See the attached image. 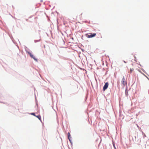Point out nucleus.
<instances>
[{
	"label": "nucleus",
	"mask_w": 149,
	"mask_h": 149,
	"mask_svg": "<svg viewBox=\"0 0 149 149\" xmlns=\"http://www.w3.org/2000/svg\"><path fill=\"white\" fill-rule=\"evenodd\" d=\"M96 36V33H89L85 34V36L88 38H92Z\"/></svg>",
	"instance_id": "nucleus-1"
},
{
	"label": "nucleus",
	"mask_w": 149,
	"mask_h": 149,
	"mask_svg": "<svg viewBox=\"0 0 149 149\" xmlns=\"http://www.w3.org/2000/svg\"><path fill=\"white\" fill-rule=\"evenodd\" d=\"M27 53L29 55L30 57L33 59L34 60L36 61H38V59L36 58L33 55L31 52H27Z\"/></svg>",
	"instance_id": "nucleus-2"
},
{
	"label": "nucleus",
	"mask_w": 149,
	"mask_h": 149,
	"mask_svg": "<svg viewBox=\"0 0 149 149\" xmlns=\"http://www.w3.org/2000/svg\"><path fill=\"white\" fill-rule=\"evenodd\" d=\"M121 83L124 86L126 85L127 84L126 80L125 78L124 77H123L122 79V80L121 81Z\"/></svg>",
	"instance_id": "nucleus-3"
},
{
	"label": "nucleus",
	"mask_w": 149,
	"mask_h": 149,
	"mask_svg": "<svg viewBox=\"0 0 149 149\" xmlns=\"http://www.w3.org/2000/svg\"><path fill=\"white\" fill-rule=\"evenodd\" d=\"M109 86V83L108 82H106L105 83L103 87V90L105 91L108 87Z\"/></svg>",
	"instance_id": "nucleus-4"
},
{
	"label": "nucleus",
	"mask_w": 149,
	"mask_h": 149,
	"mask_svg": "<svg viewBox=\"0 0 149 149\" xmlns=\"http://www.w3.org/2000/svg\"><path fill=\"white\" fill-rule=\"evenodd\" d=\"M68 138L69 139V140L70 141V133H69V132L68 133Z\"/></svg>",
	"instance_id": "nucleus-5"
},
{
	"label": "nucleus",
	"mask_w": 149,
	"mask_h": 149,
	"mask_svg": "<svg viewBox=\"0 0 149 149\" xmlns=\"http://www.w3.org/2000/svg\"><path fill=\"white\" fill-rule=\"evenodd\" d=\"M125 94L126 96H127L128 94V91H127V90H125Z\"/></svg>",
	"instance_id": "nucleus-6"
},
{
	"label": "nucleus",
	"mask_w": 149,
	"mask_h": 149,
	"mask_svg": "<svg viewBox=\"0 0 149 149\" xmlns=\"http://www.w3.org/2000/svg\"><path fill=\"white\" fill-rule=\"evenodd\" d=\"M36 117L38 118V119L40 120H41V116L40 115H38V116H36Z\"/></svg>",
	"instance_id": "nucleus-7"
},
{
	"label": "nucleus",
	"mask_w": 149,
	"mask_h": 149,
	"mask_svg": "<svg viewBox=\"0 0 149 149\" xmlns=\"http://www.w3.org/2000/svg\"><path fill=\"white\" fill-rule=\"evenodd\" d=\"M134 70V69L133 68H130V72L131 73L132 72V71Z\"/></svg>",
	"instance_id": "nucleus-8"
},
{
	"label": "nucleus",
	"mask_w": 149,
	"mask_h": 149,
	"mask_svg": "<svg viewBox=\"0 0 149 149\" xmlns=\"http://www.w3.org/2000/svg\"><path fill=\"white\" fill-rule=\"evenodd\" d=\"M31 114L32 115L36 117V116L35 115V114L34 113H31Z\"/></svg>",
	"instance_id": "nucleus-9"
},
{
	"label": "nucleus",
	"mask_w": 149,
	"mask_h": 149,
	"mask_svg": "<svg viewBox=\"0 0 149 149\" xmlns=\"http://www.w3.org/2000/svg\"><path fill=\"white\" fill-rule=\"evenodd\" d=\"M124 63H127V62H126L125 61H124Z\"/></svg>",
	"instance_id": "nucleus-10"
},
{
	"label": "nucleus",
	"mask_w": 149,
	"mask_h": 149,
	"mask_svg": "<svg viewBox=\"0 0 149 149\" xmlns=\"http://www.w3.org/2000/svg\"><path fill=\"white\" fill-rule=\"evenodd\" d=\"M46 143L47 144V142H46Z\"/></svg>",
	"instance_id": "nucleus-11"
},
{
	"label": "nucleus",
	"mask_w": 149,
	"mask_h": 149,
	"mask_svg": "<svg viewBox=\"0 0 149 149\" xmlns=\"http://www.w3.org/2000/svg\"><path fill=\"white\" fill-rule=\"evenodd\" d=\"M115 149H116V148H115Z\"/></svg>",
	"instance_id": "nucleus-12"
}]
</instances>
